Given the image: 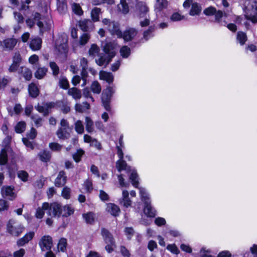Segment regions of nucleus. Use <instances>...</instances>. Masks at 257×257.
Returning a JSON list of instances; mask_svg holds the SVG:
<instances>
[{
    "label": "nucleus",
    "mask_w": 257,
    "mask_h": 257,
    "mask_svg": "<svg viewBox=\"0 0 257 257\" xmlns=\"http://www.w3.org/2000/svg\"><path fill=\"white\" fill-rule=\"evenodd\" d=\"M103 53L99 55V58L95 59L96 63L99 66L107 65L115 56L114 45L111 42L106 43L102 46Z\"/></svg>",
    "instance_id": "f257e3e1"
},
{
    "label": "nucleus",
    "mask_w": 257,
    "mask_h": 257,
    "mask_svg": "<svg viewBox=\"0 0 257 257\" xmlns=\"http://www.w3.org/2000/svg\"><path fill=\"white\" fill-rule=\"evenodd\" d=\"M243 11L245 17L252 23H257V3L254 0H246Z\"/></svg>",
    "instance_id": "f03ea898"
},
{
    "label": "nucleus",
    "mask_w": 257,
    "mask_h": 257,
    "mask_svg": "<svg viewBox=\"0 0 257 257\" xmlns=\"http://www.w3.org/2000/svg\"><path fill=\"white\" fill-rule=\"evenodd\" d=\"M115 92V87L114 85H112V86H107L105 89L103 90L101 94V100L102 105L104 109L108 112L111 111L110 103Z\"/></svg>",
    "instance_id": "7ed1b4c3"
},
{
    "label": "nucleus",
    "mask_w": 257,
    "mask_h": 257,
    "mask_svg": "<svg viewBox=\"0 0 257 257\" xmlns=\"http://www.w3.org/2000/svg\"><path fill=\"white\" fill-rule=\"evenodd\" d=\"M43 209L47 210V214L52 217H59L62 214L61 205L57 202L49 204L48 202L43 203Z\"/></svg>",
    "instance_id": "20e7f679"
},
{
    "label": "nucleus",
    "mask_w": 257,
    "mask_h": 257,
    "mask_svg": "<svg viewBox=\"0 0 257 257\" xmlns=\"http://www.w3.org/2000/svg\"><path fill=\"white\" fill-rule=\"evenodd\" d=\"M14 220H10L7 224V229L8 232L11 235L18 236L22 233L25 228L21 225L14 226Z\"/></svg>",
    "instance_id": "39448f33"
},
{
    "label": "nucleus",
    "mask_w": 257,
    "mask_h": 257,
    "mask_svg": "<svg viewBox=\"0 0 257 257\" xmlns=\"http://www.w3.org/2000/svg\"><path fill=\"white\" fill-rule=\"evenodd\" d=\"M39 244L42 251L51 250L53 243L50 236H44L40 239Z\"/></svg>",
    "instance_id": "423d86ee"
},
{
    "label": "nucleus",
    "mask_w": 257,
    "mask_h": 257,
    "mask_svg": "<svg viewBox=\"0 0 257 257\" xmlns=\"http://www.w3.org/2000/svg\"><path fill=\"white\" fill-rule=\"evenodd\" d=\"M17 43V40L14 38H8L0 42V45L5 51H12Z\"/></svg>",
    "instance_id": "0eeeda50"
},
{
    "label": "nucleus",
    "mask_w": 257,
    "mask_h": 257,
    "mask_svg": "<svg viewBox=\"0 0 257 257\" xmlns=\"http://www.w3.org/2000/svg\"><path fill=\"white\" fill-rule=\"evenodd\" d=\"M138 31L133 28H129L122 33V38L125 42L131 41L137 35Z\"/></svg>",
    "instance_id": "6e6552de"
},
{
    "label": "nucleus",
    "mask_w": 257,
    "mask_h": 257,
    "mask_svg": "<svg viewBox=\"0 0 257 257\" xmlns=\"http://www.w3.org/2000/svg\"><path fill=\"white\" fill-rule=\"evenodd\" d=\"M79 27L83 32H89L93 30L94 25L93 22L89 19H85L80 21L79 22Z\"/></svg>",
    "instance_id": "1a4fd4ad"
},
{
    "label": "nucleus",
    "mask_w": 257,
    "mask_h": 257,
    "mask_svg": "<svg viewBox=\"0 0 257 257\" xmlns=\"http://www.w3.org/2000/svg\"><path fill=\"white\" fill-rule=\"evenodd\" d=\"M129 193L127 190H123L122 197L119 199V203L123 207L128 208L132 205V201L128 197Z\"/></svg>",
    "instance_id": "9d476101"
},
{
    "label": "nucleus",
    "mask_w": 257,
    "mask_h": 257,
    "mask_svg": "<svg viewBox=\"0 0 257 257\" xmlns=\"http://www.w3.org/2000/svg\"><path fill=\"white\" fill-rule=\"evenodd\" d=\"M13 190L14 188L11 186H3L1 189L3 197H7L9 199L13 200L16 197V195L14 192Z\"/></svg>",
    "instance_id": "9b49d317"
},
{
    "label": "nucleus",
    "mask_w": 257,
    "mask_h": 257,
    "mask_svg": "<svg viewBox=\"0 0 257 257\" xmlns=\"http://www.w3.org/2000/svg\"><path fill=\"white\" fill-rule=\"evenodd\" d=\"M108 30L111 35H116L118 38H122V32L119 29V24L117 22L112 21Z\"/></svg>",
    "instance_id": "f8f14e48"
},
{
    "label": "nucleus",
    "mask_w": 257,
    "mask_h": 257,
    "mask_svg": "<svg viewBox=\"0 0 257 257\" xmlns=\"http://www.w3.org/2000/svg\"><path fill=\"white\" fill-rule=\"evenodd\" d=\"M71 129L69 128L59 127L56 132L58 138L60 140H67L70 137Z\"/></svg>",
    "instance_id": "ddd939ff"
},
{
    "label": "nucleus",
    "mask_w": 257,
    "mask_h": 257,
    "mask_svg": "<svg viewBox=\"0 0 257 257\" xmlns=\"http://www.w3.org/2000/svg\"><path fill=\"white\" fill-rule=\"evenodd\" d=\"M101 234L106 243H110L114 245L115 241L111 233L105 228H102L101 229Z\"/></svg>",
    "instance_id": "4468645a"
},
{
    "label": "nucleus",
    "mask_w": 257,
    "mask_h": 257,
    "mask_svg": "<svg viewBox=\"0 0 257 257\" xmlns=\"http://www.w3.org/2000/svg\"><path fill=\"white\" fill-rule=\"evenodd\" d=\"M34 232L31 231L26 234L23 237L19 239L17 241V244L19 246H23L32 240L34 236Z\"/></svg>",
    "instance_id": "2eb2a0df"
},
{
    "label": "nucleus",
    "mask_w": 257,
    "mask_h": 257,
    "mask_svg": "<svg viewBox=\"0 0 257 257\" xmlns=\"http://www.w3.org/2000/svg\"><path fill=\"white\" fill-rule=\"evenodd\" d=\"M67 180V177L65 175V173L64 171L59 172L56 179L55 180V185L56 187H61L66 183Z\"/></svg>",
    "instance_id": "dca6fc26"
},
{
    "label": "nucleus",
    "mask_w": 257,
    "mask_h": 257,
    "mask_svg": "<svg viewBox=\"0 0 257 257\" xmlns=\"http://www.w3.org/2000/svg\"><path fill=\"white\" fill-rule=\"evenodd\" d=\"M144 213L150 217H154L156 215V210L151 205V201L144 203Z\"/></svg>",
    "instance_id": "f3484780"
},
{
    "label": "nucleus",
    "mask_w": 257,
    "mask_h": 257,
    "mask_svg": "<svg viewBox=\"0 0 257 257\" xmlns=\"http://www.w3.org/2000/svg\"><path fill=\"white\" fill-rule=\"evenodd\" d=\"M116 168L118 172H120L122 170H125L126 172H131L132 168L128 166L125 161L122 159H119L116 162Z\"/></svg>",
    "instance_id": "a211bd4d"
},
{
    "label": "nucleus",
    "mask_w": 257,
    "mask_h": 257,
    "mask_svg": "<svg viewBox=\"0 0 257 257\" xmlns=\"http://www.w3.org/2000/svg\"><path fill=\"white\" fill-rule=\"evenodd\" d=\"M99 78L101 80L106 81L108 84H112L114 80V76L111 72L100 71Z\"/></svg>",
    "instance_id": "6ab92c4d"
},
{
    "label": "nucleus",
    "mask_w": 257,
    "mask_h": 257,
    "mask_svg": "<svg viewBox=\"0 0 257 257\" xmlns=\"http://www.w3.org/2000/svg\"><path fill=\"white\" fill-rule=\"evenodd\" d=\"M28 92L29 95L32 98H36L40 93L39 89L34 83H31L28 85Z\"/></svg>",
    "instance_id": "aec40b11"
},
{
    "label": "nucleus",
    "mask_w": 257,
    "mask_h": 257,
    "mask_svg": "<svg viewBox=\"0 0 257 257\" xmlns=\"http://www.w3.org/2000/svg\"><path fill=\"white\" fill-rule=\"evenodd\" d=\"M106 210L114 216H118L120 211L118 206L113 203L107 204Z\"/></svg>",
    "instance_id": "412c9836"
},
{
    "label": "nucleus",
    "mask_w": 257,
    "mask_h": 257,
    "mask_svg": "<svg viewBox=\"0 0 257 257\" xmlns=\"http://www.w3.org/2000/svg\"><path fill=\"white\" fill-rule=\"evenodd\" d=\"M168 5L167 0H157L155 6L156 13H160L163 9H166Z\"/></svg>",
    "instance_id": "4be33fe9"
},
{
    "label": "nucleus",
    "mask_w": 257,
    "mask_h": 257,
    "mask_svg": "<svg viewBox=\"0 0 257 257\" xmlns=\"http://www.w3.org/2000/svg\"><path fill=\"white\" fill-rule=\"evenodd\" d=\"M19 73L22 75L26 81L30 80L32 77L31 70L27 67H21L19 71Z\"/></svg>",
    "instance_id": "5701e85b"
},
{
    "label": "nucleus",
    "mask_w": 257,
    "mask_h": 257,
    "mask_svg": "<svg viewBox=\"0 0 257 257\" xmlns=\"http://www.w3.org/2000/svg\"><path fill=\"white\" fill-rule=\"evenodd\" d=\"M67 93L69 95L72 96L74 99H79L82 96L81 91L76 87L69 88Z\"/></svg>",
    "instance_id": "b1692460"
},
{
    "label": "nucleus",
    "mask_w": 257,
    "mask_h": 257,
    "mask_svg": "<svg viewBox=\"0 0 257 257\" xmlns=\"http://www.w3.org/2000/svg\"><path fill=\"white\" fill-rule=\"evenodd\" d=\"M137 8L139 12V16L141 18L144 17L149 11V8L145 3H139L137 4Z\"/></svg>",
    "instance_id": "393cba45"
},
{
    "label": "nucleus",
    "mask_w": 257,
    "mask_h": 257,
    "mask_svg": "<svg viewBox=\"0 0 257 257\" xmlns=\"http://www.w3.org/2000/svg\"><path fill=\"white\" fill-rule=\"evenodd\" d=\"M57 10L61 14L66 13L67 5L66 0H57Z\"/></svg>",
    "instance_id": "a878e982"
},
{
    "label": "nucleus",
    "mask_w": 257,
    "mask_h": 257,
    "mask_svg": "<svg viewBox=\"0 0 257 257\" xmlns=\"http://www.w3.org/2000/svg\"><path fill=\"white\" fill-rule=\"evenodd\" d=\"M129 172L131 173L129 178L132 185L135 187L137 188L139 185V176L136 170L132 169V171Z\"/></svg>",
    "instance_id": "bb28decb"
},
{
    "label": "nucleus",
    "mask_w": 257,
    "mask_h": 257,
    "mask_svg": "<svg viewBox=\"0 0 257 257\" xmlns=\"http://www.w3.org/2000/svg\"><path fill=\"white\" fill-rule=\"evenodd\" d=\"M42 40L39 38L32 39L30 43V47L34 51L40 50L41 47Z\"/></svg>",
    "instance_id": "cd10ccee"
},
{
    "label": "nucleus",
    "mask_w": 257,
    "mask_h": 257,
    "mask_svg": "<svg viewBox=\"0 0 257 257\" xmlns=\"http://www.w3.org/2000/svg\"><path fill=\"white\" fill-rule=\"evenodd\" d=\"M40 160L43 162H48L50 161L51 158V153L47 150H44L40 152L38 154Z\"/></svg>",
    "instance_id": "c85d7f7f"
},
{
    "label": "nucleus",
    "mask_w": 257,
    "mask_h": 257,
    "mask_svg": "<svg viewBox=\"0 0 257 257\" xmlns=\"http://www.w3.org/2000/svg\"><path fill=\"white\" fill-rule=\"evenodd\" d=\"M61 210H62L61 215L63 217H68L74 213V209L69 205H66L63 208L61 206Z\"/></svg>",
    "instance_id": "c756f323"
},
{
    "label": "nucleus",
    "mask_w": 257,
    "mask_h": 257,
    "mask_svg": "<svg viewBox=\"0 0 257 257\" xmlns=\"http://www.w3.org/2000/svg\"><path fill=\"white\" fill-rule=\"evenodd\" d=\"M83 219L87 224H92L95 221V214L92 212L84 213L82 215Z\"/></svg>",
    "instance_id": "7c9ffc66"
},
{
    "label": "nucleus",
    "mask_w": 257,
    "mask_h": 257,
    "mask_svg": "<svg viewBox=\"0 0 257 257\" xmlns=\"http://www.w3.org/2000/svg\"><path fill=\"white\" fill-rule=\"evenodd\" d=\"M101 13V9L94 8L91 11V17L92 21L96 22L99 21V14Z\"/></svg>",
    "instance_id": "2f4dec72"
},
{
    "label": "nucleus",
    "mask_w": 257,
    "mask_h": 257,
    "mask_svg": "<svg viewBox=\"0 0 257 257\" xmlns=\"http://www.w3.org/2000/svg\"><path fill=\"white\" fill-rule=\"evenodd\" d=\"M57 49L59 53L62 55H64L65 57H66L67 53L68 51V47L67 43V40L57 46Z\"/></svg>",
    "instance_id": "473e14b6"
},
{
    "label": "nucleus",
    "mask_w": 257,
    "mask_h": 257,
    "mask_svg": "<svg viewBox=\"0 0 257 257\" xmlns=\"http://www.w3.org/2000/svg\"><path fill=\"white\" fill-rule=\"evenodd\" d=\"M139 190L142 201L144 203H146V202H150L151 200L149 197V195L146 189L141 187L139 188Z\"/></svg>",
    "instance_id": "72a5a7b5"
},
{
    "label": "nucleus",
    "mask_w": 257,
    "mask_h": 257,
    "mask_svg": "<svg viewBox=\"0 0 257 257\" xmlns=\"http://www.w3.org/2000/svg\"><path fill=\"white\" fill-rule=\"evenodd\" d=\"M90 108V105L87 102H83V104L76 103L75 106V109L76 111L82 113L86 109Z\"/></svg>",
    "instance_id": "f704fd0d"
},
{
    "label": "nucleus",
    "mask_w": 257,
    "mask_h": 257,
    "mask_svg": "<svg viewBox=\"0 0 257 257\" xmlns=\"http://www.w3.org/2000/svg\"><path fill=\"white\" fill-rule=\"evenodd\" d=\"M48 69L46 67L39 68L34 73L35 77L38 79H42L46 74Z\"/></svg>",
    "instance_id": "c9c22d12"
},
{
    "label": "nucleus",
    "mask_w": 257,
    "mask_h": 257,
    "mask_svg": "<svg viewBox=\"0 0 257 257\" xmlns=\"http://www.w3.org/2000/svg\"><path fill=\"white\" fill-rule=\"evenodd\" d=\"M236 39L241 45H243L247 40L246 33L242 31H238L237 33Z\"/></svg>",
    "instance_id": "e433bc0d"
},
{
    "label": "nucleus",
    "mask_w": 257,
    "mask_h": 257,
    "mask_svg": "<svg viewBox=\"0 0 257 257\" xmlns=\"http://www.w3.org/2000/svg\"><path fill=\"white\" fill-rule=\"evenodd\" d=\"M201 11V8L197 3H194L192 5L191 9L190 11L189 14L191 16L198 15Z\"/></svg>",
    "instance_id": "4c0bfd02"
},
{
    "label": "nucleus",
    "mask_w": 257,
    "mask_h": 257,
    "mask_svg": "<svg viewBox=\"0 0 257 257\" xmlns=\"http://www.w3.org/2000/svg\"><path fill=\"white\" fill-rule=\"evenodd\" d=\"M215 15V22L217 23L220 24V25L225 26L227 24L226 21L221 22V19L223 17V12L218 10V11H216V12L214 14Z\"/></svg>",
    "instance_id": "58836bf2"
},
{
    "label": "nucleus",
    "mask_w": 257,
    "mask_h": 257,
    "mask_svg": "<svg viewBox=\"0 0 257 257\" xmlns=\"http://www.w3.org/2000/svg\"><path fill=\"white\" fill-rule=\"evenodd\" d=\"M119 52L122 58H127L131 55V49L127 46H123L120 48Z\"/></svg>",
    "instance_id": "ea45409f"
},
{
    "label": "nucleus",
    "mask_w": 257,
    "mask_h": 257,
    "mask_svg": "<svg viewBox=\"0 0 257 257\" xmlns=\"http://www.w3.org/2000/svg\"><path fill=\"white\" fill-rule=\"evenodd\" d=\"M99 48L97 46V45L93 44L91 45L88 53L89 56L94 57L99 54Z\"/></svg>",
    "instance_id": "a19ab883"
},
{
    "label": "nucleus",
    "mask_w": 257,
    "mask_h": 257,
    "mask_svg": "<svg viewBox=\"0 0 257 257\" xmlns=\"http://www.w3.org/2000/svg\"><path fill=\"white\" fill-rule=\"evenodd\" d=\"M91 91L95 94H99L101 91V87L97 81H93L91 85Z\"/></svg>",
    "instance_id": "79ce46f5"
},
{
    "label": "nucleus",
    "mask_w": 257,
    "mask_h": 257,
    "mask_svg": "<svg viewBox=\"0 0 257 257\" xmlns=\"http://www.w3.org/2000/svg\"><path fill=\"white\" fill-rule=\"evenodd\" d=\"M86 130L89 133H91L93 131V122L91 119L88 117L86 116L85 118Z\"/></svg>",
    "instance_id": "37998d69"
},
{
    "label": "nucleus",
    "mask_w": 257,
    "mask_h": 257,
    "mask_svg": "<svg viewBox=\"0 0 257 257\" xmlns=\"http://www.w3.org/2000/svg\"><path fill=\"white\" fill-rule=\"evenodd\" d=\"M8 162V154L7 151L3 149L0 153V165H5Z\"/></svg>",
    "instance_id": "c03bdc74"
},
{
    "label": "nucleus",
    "mask_w": 257,
    "mask_h": 257,
    "mask_svg": "<svg viewBox=\"0 0 257 257\" xmlns=\"http://www.w3.org/2000/svg\"><path fill=\"white\" fill-rule=\"evenodd\" d=\"M26 124L24 121H20L16 125L15 129L17 133H22L24 132L26 128Z\"/></svg>",
    "instance_id": "a18cd8bd"
},
{
    "label": "nucleus",
    "mask_w": 257,
    "mask_h": 257,
    "mask_svg": "<svg viewBox=\"0 0 257 257\" xmlns=\"http://www.w3.org/2000/svg\"><path fill=\"white\" fill-rule=\"evenodd\" d=\"M75 130L79 134H82L84 132V126L82 122L78 120L75 123Z\"/></svg>",
    "instance_id": "49530a36"
},
{
    "label": "nucleus",
    "mask_w": 257,
    "mask_h": 257,
    "mask_svg": "<svg viewBox=\"0 0 257 257\" xmlns=\"http://www.w3.org/2000/svg\"><path fill=\"white\" fill-rule=\"evenodd\" d=\"M67 240L64 238H61L58 243L57 247L59 250L64 252L66 248Z\"/></svg>",
    "instance_id": "de8ad7c7"
},
{
    "label": "nucleus",
    "mask_w": 257,
    "mask_h": 257,
    "mask_svg": "<svg viewBox=\"0 0 257 257\" xmlns=\"http://www.w3.org/2000/svg\"><path fill=\"white\" fill-rule=\"evenodd\" d=\"M84 152L82 149H78L77 152L73 154V158L74 160L78 163L81 161V158L84 154Z\"/></svg>",
    "instance_id": "09e8293b"
},
{
    "label": "nucleus",
    "mask_w": 257,
    "mask_h": 257,
    "mask_svg": "<svg viewBox=\"0 0 257 257\" xmlns=\"http://www.w3.org/2000/svg\"><path fill=\"white\" fill-rule=\"evenodd\" d=\"M90 39V35L88 33H83L80 37L79 44L81 45H85Z\"/></svg>",
    "instance_id": "8fccbe9b"
},
{
    "label": "nucleus",
    "mask_w": 257,
    "mask_h": 257,
    "mask_svg": "<svg viewBox=\"0 0 257 257\" xmlns=\"http://www.w3.org/2000/svg\"><path fill=\"white\" fill-rule=\"evenodd\" d=\"M18 177L23 182H26L29 177L28 173L24 170H20L18 172Z\"/></svg>",
    "instance_id": "3c124183"
},
{
    "label": "nucleus",
    "mask_w": 257,
    "mask_h": 257,
    "mask_svg": "<svg viewBox=\"0 0 257 257\" xmlns=\"http://www.w3.org/2000/svg\"><path fill=\"white\" fill-rule=\"evenodd\" d=\"M35 108L39 112L43 113V115L45 116L48 115L49 113V110H48V108H46V107L44 106L40 105L39 104H38L37 105L35 106Z\"/></svg>",
    "instance_id": "603ef678"
},
{
    "label": "nucleus",
    "mask_w": 257,
    "mask_h": 257,
    "mask_svg": "<svg viewBox=\"0 0 257 257\" xmlns=\"http://www.w3.org/2000/svg\"><path fill=\"white\" fill-rule=\"evenodd\" d=\"M72 10L74 13L79 16L83 14V12L79 4L74 3L72 5Z\"/></svg>",
    "instance_id": "864d4df0"
},
{
    "label": "nucleus",
    "mask_w": 257,
    "mask_h": 257,
    "mask_svg": "<svg viewBox=\"0 0 257 257\" xmlns=\"http://www.w3.org/2000/svg\"><path fill=\"white\" fill-rule=\"evenodd\" d=\"M50 67L53 71V74L57 76L59 73V68L55 62H50Z\"/></svg>",
    "instance_id": "5fc2aeb1"
},
{
    "label": "nucleus",
    "mask_w": 257,
    "mask_h": 257,
    "mask_svg": "<svg viewBox=\"0 0 257 257\" xmlns=\"http://www.w3.org/2000/svg\"><path fill=\"white\" fill-rule=\"evenodd\" d=\"M49 148L53 151H60L62 148V146L57 143H50L49 145Z\"/></svg>",
    "instance_id": "6e6d98bb"
},
{
    "label": "nucleus",
    "mask_w": 257,
    "mask_h": 257,
    "mask_svg": "<svg viewBox=\"0 0 257 257\" xmlns=\"http://www.w3.org/2000/svg\"><path fill=\"white\" fill-rule=\"evenodd\" d=\"M59 86L64 89H67L69 88V84L67 79L66 78H63L59 80Z\"/></svg>",
    "instance_id": "4d7b16f0"
},
{
    "label": "nucleus",
    "mask_w": 257,
    "mask_h": 257,
    "mask_svg": "<svg viewBox=\"0 0 257 257\" xmlns=\"http://www.w3.org/2000/svg\"><path fill=\"white\" fill-rule=\"evenodd\" d=\"M31 119L34 121L35 124L37 127H39L42 125V121L43 119L37 116V115H32L31 117Z\"/></svg>",
    "instance_id": "13d9d810"
},
{
    "label": "nucleus",
    "mask_w": 257,
    "mask_h": 257,
    "mask_svg": "<svg viewBox=\"0 0 257 257\" xmlns=\"http://www.w3.org/2000/svg\"><path fill=\"white\" fill-rule=\"evenodd\" d=\"M216 11V10L214 7L211 6L205 9L203 13L206 16H212L215 14Z\"/></svg>",
    "instance_id": "bf43d9fd"
},
{
    "label": "nucleus",
    "mask_w": 257,
    "mask_h": 257,
    "mask_svg": "<svg viewBox=\"0 0 257 257\" xmlns=\"http://www.w3.org/2000/svg\"><path fill=\"white\" fill-rule=\"evenodd\" d=\"M200 257H213L210 254L211 250L210 249H206L205 248L202 247L200 251Z\"/></svg>",
    "instance_id": "052dcab7"
},
{
    "label": "nucleus",
    "mask_w": 257,
    "mask_h": 257,
    "mask_svg": "<svg viewBox=\"0 0 257 257\" xmlns=\"http://www.w3.org/2000/svg\"><path fill=\"white\" fill-rule=\"evenodd\" d=\"M44 211H47V210L43 209V205L41 207H39L36 210V217L37 218H42L44 215Z\"/></svg>",
    "instance_id": "680f3d73"
},
{
    "label": "nucleus",
    "mask_w": 257,
    "mask_h": 257,
    "mask_svg": "<svg viewBox=\"0 0 257 257\" xmlns=\"http://www.w3.org/2000/svg\"><path fill=\"white\" fill-rule=\"evenodd\" d=\"M21 61L22 58L19 52L15 53L13 58V63L20 65Z\"/></svg>",
    "instance_id": "e2e57ef3"
},
{
    "label": "nucleus",
    "mask_w": 257,
    "mask_h": 257,
    "mask_svg": "<svg viewBox=\"0 0 257 257\" xmlns=\"http://www.w3.org/2000/svg\"><path fill=\"white\" fill-rule=\"evenodd\" d=\"M117 178L118 180V182L119 185L122 187H128L130 184L129 183L125 182L124 180L122 177V174H119L117 175Z\"/></svg>",
    "instance_id": "0e129e2a"
},
{
    "label": "nucleus",
    "mask_w": 257,
    "mask_h": 257,
    "mask_svg": "<svg viewBox=\"0 0 257 257\" xmlns=\"http://www.w3.org/2000/svg\"><path fill=\"white\" fill-rule=\"evenodd\" d=\"M99 196L100 200L102 201H108L109 199L108 195L102 190L99 191Z\"/></svg>",
    "instance_id": "69168bd1"
},
{
    "label": "nucleus",
    "mask_w": 257,
    "mask_h": 257,
    "mask_svg": "<svg viewBox=\"0 0 257 257\" xmlns=\"http://www.w3.org/2000/svg\"><path fill=\"white\" fill-rule=\"evenodd\" d=\"M183 18L184 16H181L178 13H175L173 14L170 17L171 20L174 22L180 21Z\"/></svg>",
    "instance_id": "338daca9"
},
{
    "label": "nucleus",
    "mask_w": 257,
    "mask_h": 257,
    "mask_svg": "<svg viewBox=\"0 0 257 257\" xmlns=\"http://www.w3.org/2000/svg\"><path fill=\"white\" fill-rule=\"evenodd\" d=\"M70 189L67 187H65L62 191V195L65 199L70 198Z\"/></svg>",
    "instance_id": "774afa93"
}]
</instances>
